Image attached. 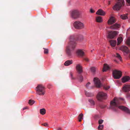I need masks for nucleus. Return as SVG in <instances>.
Listing matches in <instances>:
<instances>
[{
	"label": "nucleus",
	"instance_id": "obj_16",
	"mask_svg": "<svg viewBox=\"0 0 130 130\" xmlns=\"http://www.w3.org/2000/svg\"><path fill=\"white\" fill-rule=\"evenodd\" d=\"M121 50L126 53H127L129 51V50L128 47L125 46H122L121 47Z\"/></svg>",
	"mask_w": 130,
	"mask_h": 130
},
{
	"label": "nucleus",
	"instance_id": "obj_14",
	"mask_svg": "<svg viewBox=\"0 0 130 130\" xmlns=\"http://www.w3.org/2000/svg\"><path fill=\"white\" fill-rule=\"evenodd\" d=\"M96 14L99 15L104 16L105 14V12L101 9H99L96 12Z\"/></svg>",
	"mask_w": 130,
	"mask_h": 130
},
{
	"label": "nucleus",
	"instance_id": "obj_9",
	"mask_svg": "<svg viewBox=\"0 0 130 130\" xmlns=\"http://www.w3.org/2000/svg\"><path fill=\"white\" fill-rule=\"evenodd\" d=\"M123 2H118L113 7V9L115 10H118L121 8L122 4H123Z\"/></svg>",
	"mask_w": 130,
	"mask_h": 130
},
{
	"label": "nucleus",
	"instance_id": "obj_46",
	"mask_svg": "<svg viewBox=\"0 0 130 130\" xmlns=\"http://www.w3.org/2000/svg\"><path fill=\"white\" fill-rule=\"evenodd\" d=\"M26 109V108H23V110H24V109Z\"/></svg>",
	"mask_w": 130,
	"mask_h": 130
},
{
	"label": "nucleus",
	"instance_id": "obj_12",
	"mask_svg": "<svg viewBox=\"0 0 130 130\" xmlns=\"http://www.w3.org/2000/svg\"><path fill=\"white\" fill-rule=\"evenodd\" d=\"M116 22V20L115 18L113 17H110L107 22L108 24L109 25H111Z\"/></svg>",
	"mask_w": 130,
	"mask_h": 130
},
{
	"label": "nucleus",
	"instance_id": "obj_24",
	"mask_svg": "<svg viewBox=\"0 0 130 130\" xmlns=\"http://www.w3.org/2000/svg\"><path fill=\"white\" fill-rule=\"evenodd\" d=\"M121 18L123 20H125L127 18V14H126L121 15L120 16Z\"/></svg>",
	"mask_w": 130,
	"mask_h": 130
},
{
	"label": "nucleus",
	"instance_id": "obj_17",
	"mask_svg": "<svg viewBox=\"0 0 130 130\" xmlns=\"http://www.w3.org/2000/svg\"><path fill=\"white\" fill-rule=\"evenodd\" d=\"M130 79V77L128 76H126L123 77L122 78V82L123 83H125L128 82Z\"/></svg>",
	"mask_w": 130,
	"mask_h": 130
},
{
	"label": "nucleus",
	"instance_id": "obj_18",
	"mask_svg": "<svg viewBox=\"0 0 130 130\" xmlns=\"http://www.w3.org/2000/svg\"><path fill=\"white\" fill-rule=\"evenodd\" d=\"M72 63L73 61L72 60H68L65 62L64 64L66 66H68L72 64Z\"/></svg>",
	"mask_w": 130,
	"mask_h": 130
},
{
	"label": "nucleus",
	"instance_id": "obj_35",
	"mask_svg": "<svg viewBox=\"0 0 130 130\" xmlns=\"http://www.w3.org/2000/svg\"><path fill=\"white\" fill-rule=\"evenodd\" d=\"M78 79L81 82H82L83 79V77L82 76L80 75L79 76V77Z\"/></svg>",
	"mask_w": 130,
	"mask_h": 130
},
{
	"label": "nucleus",
	"instance_id": "obj_36",
	"mask_svg": "<svg viewBox=\"0 0 130 130\" xmlns=\"http://www.w3.org/2000/svg\"><path fill=\"white\" fill-rule=\"evenodd\" d=\"M70 76L71 77V78L72 79H75L73 77V74L72 72H70Z\"/></svg>",
	"mask_w": 130,
	"mask_h": 130
},
{
	"label": "nucleus",
	"instance_id": "obj_4",
	"mask_svg": "<svg viewBox=\"0 0 130 130\" xmlns=\"http://www.w3.org/2000/svg\"><path fill=\"white\" fill-rule=\"evenodd\" d=\"M37 94L40 95H43L45 92V88L42 85H38L36 88Z\"/></svg>",
	"mask_w": 130,
	"mask_h": 130
},
{
	"label": "nucleus",
	"instance_id": "obj_40",
	"mask_svg": "<svg viewBox=\"0 0 130 130\" xmlns=\"http://www.w3.org/2000/svg\"><path fill=\"white\" fill-rule=\"evenodd\" d=\"M90 11L91 13H93L94 12V11L92 9H90Z\"/></svg>",
	"mask_w": 130,
	"mask_h": 130
},
{
	"label": "nucleus",
	"instance_id": "obj_3",
	"mask_svg": "<svg viewBox=\"0 0 130 130\" xmlns=\"http://www.w3.org/2000/svg\"><path fill=\"white\" fill-rule=\"evenodd\" d=\"M70 16L73 19H76L79 18L80 13L79 11L77 9H73L70 12Z\"/></svg>",
	"mask_w": 130,
	"mask_h": 130
},
{
	"label": "nucleus",
	"instance_id": "obj_25",
	"mask_svg": "<svg viewBox=\"0 0 130 130\" xmlns=\"http://www.w3.org/2000/svg\"><path fill=\"white\" fill-rule=\"evenodd\" d=\"M122 37H120L117 39V45H118L120 44L122 41Z\"/></svg>",
	"mask_w": 130,
	"mask_h": 130
},
{
	"label": "nucleus",
	"instance_id": "obj_21",
	"mask_svg": "<svg viewBox=\"0 0 130 130\" xmlns=\"http://www.w3.org/2000/svg\"><path fill=\"white\" fill-rule=\"evenodd\" d=\"M110 43L111 46L115 47L117 41L116 40H111L110 41Z\"/></svg>",
	"mask_w": 130,
	"mask_h": 130
},
{
	"label": "nucleus",
	"instance_id": "obj_47",
	"mask_svg": "<svg viewBox=\"0 0 130 130\" xmlns=\"http://www.w3.org/2000/svg\"><path fill=\"white\" fill-rule=\"evenodd\" d=\"M121 100H123V99H122Z\"/></svg>",
	"mask_w": 130,
	"mask_h": 130
},
{
	"label": "nucleus",
	"instance_id": "obj_19",
	"mask_svg": "<svg viewBox=\"0 0 130 130\" xmlns=\"http://www.w3.org/2000/svg\"><path fill=\"white\" fill-rule=\"evenodd\" d=\"M109 66L107 64H104L103 68V71H106L107 70L109 69Z\"/></svg>",
	"mask_w": 130,
	"mask_h": 130
},
{
	"label": "nucleus",
	"instance_id": "obj_34",
	"mask_svg": "<svg viewBox=\"0 0 130 130\" xmlns=\"http://www.w3.org/2000/svg\"><path fill=\"white\" fill-rule=\"evenodd\" d=\"M43 49H44V53L45 54H47L48 53V50L47 49H45L43 48Z\"/></svg>",
	"mask_w": 130,
	"mask_h": 130
},
{
	"label": "nucleus",
	"instance_id": "obj_13",
	"mask_svg": "<svg viewBox=\"0 0 130 130\" xmlns=\"http://www.w3.org/2000/svg\"><path fill=\"white\" fill-rule=\"evenodd\" d=\"M120 27V24L116 23L113 25L111 26L110 28L112 29H117L119 28Z\"/></svg>",
	"mask_w": 130,
	"mask_h": 130
},
{
	"label": "nucleus",
	"instance_id": "obj_31",
	"mask_svg": "<svg viewBox=\"0 0 130 130\" xmlns=\"http://www.w3.org/2000/svg\"><path fill=\"white\" fill-rule=\"evenodd\" d=\"M91 71L93 73H94L96 71V68L94 67H92L91 68Z\"/></svg>",
	"mask_w": 130,
	"mask_h": 130
},
{
	"label": "nucleus",
	"instance_id": "obj_38",
	"mask_svg": "<svg viewBox=\"0 0 130 130\" xmlns=\"http://www.w3.org/2000/svg\"><path fill=\"white\" fill-rule=\"evenodd\" d=\"M103 122V120H100L99 121V124H102Z\"/></svg>",
	"mask_w": 130,
	"mask_h": 130
},
{
	"label": "nucleus",
	"instance_id": "obj_11",
	"mask_svg": "<svg viewBox=\"0 0 130 130\" xmlns=\"http://www.w3.org/2000/svg\"><path fill=\"white\" fill-rule=\"evenodd\" d=\"M123 91L125 92H128L130 91V85H124L122 88Z\"/></svg>",
	"mask_w": 130,
	"mask_h": 130
},
{
	"label": "nucleus",
	"instance_id": "obj_29",
	"mask_svg": "<svg viewBox=\"0 0 130 130\" xmlns=\"http://www.w3.org/2000/svg\"><path fill=\"white\" fill-rule=\"evenodd\" d=\"M116 57L118 58L120 60H121V57L120 55L118 53L116 54Z\"/></svg>",
	"mask_w": 130,
	"mask_h": 130
},
{
	"label": "nucleus",
	"instance_id": "obj_7",
	"mask_svg": "<svg viewBox=\"0 0 130 130\" xmlns=\"http://www.w3.org/2000/svg\"><path fill=\"white\" fill-rule=\"evenodd\" d=\"M112 74L114 78L115 79H119L122 76L121 72L116 70L113 71Z\"/></svg>",
	"mask_w": 130,
	"mask_h": 130
},
{
	"label": "nucleus",
	"instance_id": "obj_30",
	"mask_svg": "<svg viewBox=\"0 0 130 130\" xmlns=\"http://www.w3.org/2000/svg\"><path fill=\"white\" fill-rule=\"evenodd\" d=\"M104 126L103 125H99L98 128L99 130H102Z\"/></svg>",
	"mask_w": 130,
	"mask_h": 130
},
{
	"label": "nucleus",
	"instance_id": "obj_39",
	"mask_svg": "<svg viewBox=\"0 0 130 130\" xmlns=\"http://www.w3.org/2000/svg\"><path fill=\"white\" fill-rule=\"evenodd\" d=\"M109 88V87L108 86H106L104 87V88L106 90H108Z\"/></svg>",
	"mask_w": 130,
	"mask_h": 130
},
{
	"label": "nucleus",
	"instance_id": "obj_15",
	"mask_svg": "<svg viewBox=\"0 0 130 130\" xmlns=\"http://www.w3.org/2000/svg\"><path fill=\"white\" fill-rule=\"evenodd\" d=\"M76 69L77 71L79 73H80L83 71L82 67L79 64L76 65Z\"/></svg>",
	"mask_w": 130,
	"mask_h": 130
},
{
	"label": "nucleus",
	"instance_id": "obj_27",
	"mask_svg": "<svg viewBox=\"0 0 130 130\" xmlns=\"http://www.w3.org/2000/svg\"><path fill=\"white\" fill-rule=\"evenodd\" d=\"M83 115L82 113H81L80 114L78 117V119L79 122H81V120L83 119Z\"/></svg>",
	"mask_w": 130,
	"mask_h": 130
},
{
	"label": "nucleus",
	"instance_id": "obj_20",
	"mask_svg": "<svg viewBox=\"0 0 130 130\" xmlns=\"http://www.w3.org/2000/svg\"><path fill=\"white\" fill-rule=\"evenodd\" d=\"M76 53L78 55L80 56H83L84 54V52L82 50H77Z\"/></svg>",
	"mask_w": 130,
	"mask_h": 130
},
{
	"label": "nucleus",
	"instance_id": "obj_6",
	"mask_svg": "<svg viewBox=\"0 0 130 130\" xmlns=\"http://www.w3.org/2000/svg\"><path fill=\"white\" fill-rule=\"evenodd\" d=\"M107 97V94L106 93L101 92L98 93L96 98L98 100L101 101L103 99H106Z\"/></svg>",
	"mask_w": 130,
	"mask_h": 130
},
{
	"label": "nucleus",
	"instance_id": "obj_32",
	"mask_svg": "<svg viewBox=\"0 0 130 130\" xmlns=\"http://www.w3.org/2000/svg\"><path fill=\"white\" fill-rule=\"evenodd\" d=\"M126 43L128 45H130V38H128L127 39L126 41Z\"/></svg>",
	"mask_w": 130,
	"mask_h": 130
},
{
	"label": "nucleus",
	"instance_id": "obj_8",
	"mask_svg": "<svg viewBox=\"0 0 130 130\" xmlns=\"http://www.w3.org/2000/svg\"><path fill=\"white\" fill-rule=\"evenodd\" d=\"M118 32L112 31L108 32V38L112 39L115 37L118 34Z\"/></svg>",
	"mask_w": 130,
	"mask_h": 130
},
{
	"label": "nucleus",
	"instance_id": "obj_44",
	"mask_svg": "<svg viewBox=\"0 0 130 130\" xmlns=\"http://www.w3.org/2000/svg\"><path fill=\"white\" fill-rule=\"evenodd\" d=\"M110 1H109L108 2V5H110Z\"/></svg>",
	"mask_w": 130,
	"mask_h": 130
},
{
	"label": "nucleus",
	"instance_id": "obj_42",
	"mask_svg": "<svg viewBox=\"0 0 130 130\" xmlns=\"http://www.w3.org/2000/svg\"><path fill=\"white\" fill-rule=\"evenodd\" d=\"M126 1L129 4H130V0H126Z\"/></svg>",
	"mask_w": 130,
	"mask_h": 130
},
{
	"label": "nucleus",
	"instance_id": "obj_33",
	"mask_svg": "<svg viewBox=\"0 0 130 130\" xmlns=\"http://www.w3.org/2000/svg\"><path fill=\"white\" fill-rule=\"evenodd\" d=\"M34 102L35 101H34L30 100L29 101V103L30 105H32L34 103Z\"/></svg>",
	"mask_w": 130,
	"mask_h": 130
},
{
	"label": "nucleus",
	"instance_id": "obj_43",
	"mask_svg": "<svg viewBox=\"0 0 130 130\" xmlns=\"http://www.w3.org/2000/svg\"><path fill=\"white\" fill-rule=\"evenodd\" d=\"M85 60L86 61H89L88 59L87 58H85Z\"/></svg>",
	"mask_w": 130,
	"mask_h": 130
},
{
	"label": "nucleus",
	"instance_id": "obj_41",
	"mask_svg": "<svg viewBox=\"0 0 130 130\" xmlns=\"http://www.w3.org/2000/svg\"><path fill=\"white\" fill-rule=\"evenodd\" d=\"M90 84V83L89 82H88L87 83L86 85V87H88L89 86V85Z\"/></svg>",
	"mask_w": 130,
	"mask_h": 130
},
{
	"label": "nucleus",
	"instance_id": "obj_45",
	"mask_svg": "<svg viewBox=\"0 0 130 130\" xmlns=\"http://www.w3.org/2000/svg\"><path fill=\"white\" fill-rule=\"evenodd\" d=\"M57 130H61V128H59Z\"/></svg>",
	"mask_w": 130,
	"mask_h": 130
},
{
	"label": "nucleus",
	"instance_id": "obj_1",
	"mask_svg": "<svg viewBox=\"0 0 130 130\" xmlns=\"http://www.w3.org/2000/svg\"><path fill=\"white\" fill-rule=\"evenodd\" d=\"M78 40L77 36L75 35H71L70 38V41L66 50V54L69 56L72 54V51L74 49L76 45V41Z\"/></svg>",
	"mask_w": 130,
	"mask_h": 130
},
{
	"label": "nucleus",
	"instance_id": "obj_23",
	"mask_svg": "<svg viewBox=\"0 0 130 130\" xmlns=\"http://www.w3.org/2000/svg\"><path fill=\"white\" fill-rule=\"evenodd\" d=\"M96 20L98 22H101L102 21V18L100 16H98L96 18Z\"/></svg>",
	"mask_w": 130,
	"mask_h": 130
},
{
	"label": "nucleus",
	"instance_id": "obj_2",
	"mask_svg": "<svg viewBox=\"0 0 130 130\" xmlns=\"http://www.w3.org/2000/svg\"><path fill=\"white\" fill-rule=\"evenodd\" d=\"M115 100V98H114L113 100L110 102V108L114 111H116L118 108L130 114V110L127 108L123 106H118V104L116 102Z\"/></svg>",
	"mask_w": 130,
	"mask_h": 130
},
{
	"label": "nucleus",
	"instance_id": "obj_26",
	"mask_svg": "<svg viewBox=\"0 0 130 130\" xmlns=\"http://www.w3.org/2000/svg\"><path fill=\"white\" fill-rule=\"evenodd\" d=\"M40 113L41 114L44 115L45 113L46 110L44 108L41 109L40 110Z\"/></svg>",
	"mask_w": 130,
	"mask_h": 130
},
{
	"label": "nucleus",
	"instance_id": "obj_22",
	"mask_svg": "<svg viewBox=\"0 0 130 130\" xmlns=\"http://www.w3.org/2000/svg\"><path fill=\"white\" fill-rule=\"evenodd\" d=\"M85 94L86 95L87 97H92L93 96L94 94L92 93L88 92L86 91H85Z\"/></svg>",
	"mask_w": 130,
	"mask_h": 130
},
{
	"label": "nucleus",
	"instance_id": "obj_28",
	"mask_svg": "<svg viewBox=\"0 0 130 130\" xmlns=\"http://www.w3.org/2000/svg\"><path fill=\"white\" fill-rule=\"evenodd\" d=\"M88 101L91 104V105H94L95 103L94 101L92 99H89L88 100Z\"/></svg>",
	"mask_w": 130,
	"mask_h": 130
},
{
	"label": "nucleus",
	"instance_id": "obj_5",
	"mask_svg": "<svg viewBox=\"0 0 130 130\" xmlns=\"http://www.w3.org/2000/svg\"><path fill=\"white\" fill-rule=\"evenodd\" d=\"M73 25L74 27L77 29H80L84 28V24L79 21L75 22Z\"/></svg>",
	"mask_w": 130,
	"mask_h": 130
},
{
	"label": "nucleus",
	"instance_id": "obj_37",
	"mask_svg": "<svg viewBox=\"0 0 130 130\" xmlns=\"http://www.w3.org/2000/svg\"><path fill=\"white\" fill-rule=\"evenodd\" d=\"M42 125H44V126L45 127L48 126V125L47 123H45L43 124H42Z\"/></svg>",
	"mask_w": 130,
	"mask_h": 130
},
{
	"label": "nucleus",
	"instance_id": "obj_10",
	"mask_svg": "<svg viewBox=\"0 0 130 130\" xmlns=\"http://www.w3.org/2000/svg\"><path fill=\"white\" fill-rule=\"evenodd\" d=\"M94 82L96 86L98 88H100L102 86L99 79L97 77H95L93 79Z\"/></svg>",
	"mask_w": 130,
	"mask_h": 130
}]
</instances>
